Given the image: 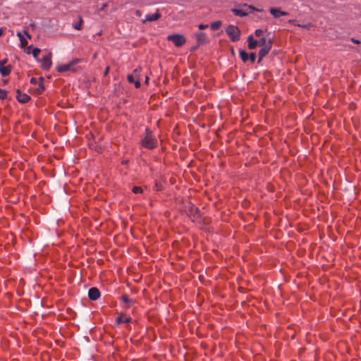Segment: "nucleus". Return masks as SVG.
Returning <instances> with one entry per match:
<instances>
[{"mask_svg":"<svg viewBox=\"0 0 361 361\" xmlns=\"http://www.w3.org/2000/svg\"><path fill=\"white\" fill-rule=\"evenodd\" d=\"M140 79H136L135 81L133 82L136 88H139L140 87Z\"/></svg>","mask_w":361,"mask_h":361,"instance_id":"nucleus-33","label":"nucleus"},{"mask_svg":"<svg viewBox=\"0 0 361 361\" xmlns=\"http://www.w3.org/2000/svg\"><path fill=\"white\" fill-rule=\"evenodd\" d=\"M83 20L81 16L79 17V20L77 24H75L73 27L75 30H80L82 28Z\"/></svg>","mask_w":361,"mask_h":361,"instance_id":"nucleus-21","label":"nucleus"},{"mask_svg":"<svg viewBox=\"0 0 361 361\" xmlns=\"http://www.w3.org/2000/svg\"><path fill=\"white\" fill-rule=\"evenodd\" d=\"M140 72L141 68H137L134 70L133 73L131 75H133L136 79H140Z\"/></svg>","mask_w":361,"mask_h":361,"instance_id":"nucleus-20","label":"nucleus"},{"mask_svg":"<svg viewBox=\"0 0 361 361\" xmlns=\"http://www.w3.org/2000/svg\"><path fill=\"white\" fill-rule=\"evenodd\" d=\"M149 77H148V76H146V77H145V83H146L147 85L149 83Z\"/></svg>","mask_w":361,"mask_h":361,"instance_id":"nucleus-41","label":"nucleus"},{"mask_svg":"<svg viewBox=\"0 0 361 361\" xmlns=\"http://www.w3.org/2000/svg\"><path fill=\"white\" fill-rule=\"evenodd\" d=\"M41 52V50L39 48H35L32 49V56L35 59H37L39 54Z\"/></svg>","mask_w":361,"mask_h":361,"instance_id":"nucleus-23","label":"nucleus"},{"mask_svg":"<svg viewBox=\"0 0 361 361\" xmlns=\"http://www.w3.org/2000/svg\"><path fill=\"white\" fill-rule=\"evenodd\" d=\"M7 59H4L2 61H0V63H2V66H4V64L6 63Z\"/></svg>","mask_w":361,"mask_h":361,"instance_id":"nucleus-39","label":"nucleus"},{"mask_svg":"<svg viewBox=\"0 0 361 361\" xmlns=\"http://www.w3.org/2000/svg\"><path fill=\"white\" fill-rule=\"evenodd\" d=\"M240 57L243 62H246L249 60V55L245 50H240Z\"/></svg>","mask_w":361,"mask_h":361,"instance_id":"nucleus-16","label":"nucleus"},{"mask_svg":"<svg viewBox=\"0 0 361 361\" xmlns=\"http://www.w3.org/2000/svg\"><path fill=\"white\" fill-rule=\"evenodd\" d=\"M88 297L92 300H96L100 297V292L97 288H91L88 290Z\"/></svg>","mask_w":361,"mask_h":361,"instance_id":"nucleus-8","label":"nucleus"},{"mask_svg":"<svg viewBox=\"0 0 361 361\" xmlns=\"http://www.w3.org/2000/svg\"><path fill=\"white\" fill-rule=\"evenodd\" d=\"M79 61H80L79 59H75L68 63L58 65L56 66V70H57V71H59L60 73L67 72V71H75V70L73 68V66L75 64H77Z\"/></svg>","mask_w":361,"mask_h":361,"instance_id":"nucleus-3","label":"nucleus"},{"mask_svg":"<svg viewBox=\"0 0 361 361\" xmlns=\"http://www.w3.org/2000/svg\"><path fill=\"white\" fill-rule=\"evenodd\" d=\"M109 70V67H107V68H106L105 71H104V74H105V75H106V74L108 73Z\"/></svg>","mask_w":361,"mask_h":361,"instance_id":"nucleus-42","label":"nucleus"},{"mask_svg":"<svg viewBox=\"0 0 361 361\" xmlns=\"http://www.w3.org/2000/svg\"><path fill=\"white\" fill-rule=\"evenodd\" d=\"M107 6H108L107 4H103L99 11H102L105 10V8L107 7Z\"/></svg>","mask_w":361,"mask_h":361,"instance_id":"nucleus-36","label":"nucleus"},{"mask_svg":"<svg viewBox=\"0 0 361 361\" xmlns=\"http://www.w3.org/2000/svg\"><path fill=\"white\" fill-rule=\"evenodd\" d=\"M122 300H123V302H125L126 303H128L130 302V299L126 295H124L122 296Z\"/></svg>","mask_w":361,"mask_h":361,"instance_id":"nucleus-34","label":"nucleus"},{"mask_svg":"<svg viewBox=\"0 0 361 361\" xmlns=\"http://www.w3.org/2000/svg\"><path fill=\"white\" fill-rule=\"evenodd\" d=\"M196 38L200 44H204L207 42V37L204 32H198L196 33Z\"/></svg>","mask_w":361,"mask_h":361,"instance_id":"nucleus-13","label":"nucleus"},{"mask_svg":"<svg viewBox=\"0 0 361 361\" xmlns=\"http://www.w3.org/2000/svg\"><path fill=\"white\" fill-rule=\"evenodd\" d=\"M258 41V45L265 47V45H267L268 42L267 41L266 38L262 37Z\"/></svg>","mask_w":361,"mask_h":361,"instance_id":"nucleus-22","label":"nucleus"},{"mask_svg":"<svg viewBox=\"0 0 361 361\" xmlns=\"http://www.w3.org/2000/svg\"><path fill=\"white\" fill-rule=\"evenodd\" d=\"M249 59L250 60L251 62L254 63L255 61V59H256V54L255 53H251L250 55H249Z\"/></svg>","mask_w":361,"mask_h":361,"instance_id":"nucleus-28","label":"nucleus"},{"mask_svg":"<svg viewBox=\"0 0 361 361\" xmlns=\"http://www.w3.org/2000/svg\"><path fill=\"white\" fill-rule=\"evenodd\" d=\"M249 6L245 4L243 8H233L231 11L238 16L243 17L246 16L251 12L250 9L247 8Z\"/></svg>","mask_w":361,"mask_h":361,"instance_id":"nucleus-7","label":"nucleus"},{"mask_svg":"<svg viewBox=\"0 0 361 361\" xmlns=\"http://www.w3.org/2000/svg\"><path fill=\"white\" fill-rule=\"evenodd\" d=\"M3 34V29L0 28V36Z\"/></svg>","mask_w":361,"mask_h":361,"instance_id":"nucleus-45","label":"nucleus"},{"mask_svg":"<svg viewBox=\"0 0 361 361\" xmlns=\"http://www.w3.org/2000/svg\"><path fill=\"white\" fill-rule=\"evenodd\" d=\"M225 31L232 42H237L240 39L241 32L237 26L229 25L226 27Z\"/></svg>","mask_w":361,"mask_h":361,"instance_id":"nucleus-2","label":"nucleus"},{"mask_svg":"<svg viewBox=\"0 0 361 361\" xmlns=\"http://www.w3.org/2000/svg\"><path fill=\"white\" fill-rule=\"evenodd\" d=\"M140 79H136L135 81L133 82L136 88H139L140 87Z\"/></svg>","mask_w":361,"mask_h":361,"instance_id":"nucleus-32","label":"nucleus"},{"mask_svg":"<svg viewBox=\"0 0 361 361\" xmlns=\"http://www.w3.org/2000/svg\"><path fill=\"white\" fill-rule=\"evenodd\" d=\"M298 26L305 29H310L313 27V25L312 23L298 24Z\"/></svg>","mask_w":361,"mask_h":361,"instance_id":"nucleus-24","label":"nucleus"},{"mask_svg":"<svg viewBox=\"0 0 361 361\" xmlns=\"http://www.w3.org/2000/svg\"><path fill=\"white\" fill-rule=\"evenodd\" d=\"M135 14H136L137 16H141L142 12L140 10H137L135 11Z\"/></svg>","mask_w":361,"mask_h":361,"instance_id":"nucleus-37","label":"nucleus"},{"mask_svg":"<svg viewBox=\"0 0 361 361\" xmlns=\"http://www.w3.org/2000/svg\"><path fill=\"white\" fill-rule=\"evenodd\" d=\"M11 71V68L10 66H2V63H0V73L2 76H6L9 75Z\"/></svg>","mask_w":361,"mask_h":361,"instance_id":"nucleus-14","label":"nucleus"},{"mask_svg":"<svg viewBox=\"0 0 361 361\" xmlns=\"http://www.w3.org/2000/svg\"><path fill=\"white\" fill-rule=\"evenodd\" d=\"M131 317H127L125 314H121L116 318V322L119 324L121 323H129L131 322Z\"/></svg>","mask_w":361,"mask_h":361,"instance_id":"nucleus-15","label":"nucleus"},{"mask_svg":"<svg viewBox=\"0 0 361 361\" xmlns=\"http://www.w3.org/2000/svg\"><path fill=\"white\" fill-rule=\"evenodd\" d=\"M221 22L218 20V21H215V22L212 23L211 24L210 27L212 30H216L221 27Z\"/></svg>","mask_w":361,"mask_h":361,"instance_id":"nucleus-19","label":"nucleus"},{"mask_svg":"<svg viewBox=\"0 0 361 361\" xmlns=\"http://www.w3.org/2000/svg\"><path fill=\"white\" fill-rule=\"evenodd\" d=\"M17 36L19 37V39L20 41L21 46L23 47H25L27 45V41L26 39L23 37V35L20 32L17 33Z\"/></svg>","mask_w":361,"mask_h":361,"instance_id":"nucleus-17","label":"nucleus"},{"mask_svg":"<svg viewBox=\"0 0 361 361\" xmlns=\"http://www.w3.org/2000/svg\"><path fill=\"white\" fill-rule=\"evenodd\" d=\"M39 87L37 89V93L41 94L44 90V87L42 84L44 78L41 77L39 78Z\"/></svg>","mask_w":361,"mask_h":361,"instance_id":"nucleus-18","label":"nucleus"},{"mask_svg":"<svg viewBox=\"0 0 361 361\" xmlns=\"http://www.w3.org/2000/svg\"><path fill=\"white\" fill-rule=\"evenodd\" d=\"M42 63L41 67L43 70H49L51 66V54L49 53L47 55L44 56L43 58L40 60Z\"/></svg>","mask_w":361,"mask_h":361,"instance_id":"nucleus-5","label":"nucleus"},{"mask_svg":"<svg viewBox=\"0 0 361 361\" xmlns=\"http://www.w3.org/2000/svg\"><path fill=\"white\" fill-rule=\"evenodd\" d=\"M38 80H39V79H37V78H32L30 79V82H31L32 84H33V85H36V84H37V83H38Z\"/></svg>","mask_w":361,"mask_h":361,"instance_id":"nucleus-31","label":"nucleus"},{"mask_svg":"<svg viewBox=\"0 0 361 361\" xmlns=\"http://www.w3.org/2000/svg\"><path fill=\"white\" fill-rule=\"evenodd\" d=\"M272 42L271 39L268 41L267 45H265V47H263L262 49H260L259 51V59L258 63H260L262 59L269 52L271 48Z\"/></svg>","mask_w":361,"mask_h":361,"instance_id":"nucleus-6","label":"nucleus"},{"mask_svg":"<svg viewBox=\"0 0 361 361\" xmlns=\"http://www.w3.org/2000/svg\"><path fill=\"white\" fill-rule=\"evenodd\" d=\"M167 39L172 42L176 47H181L186 42L184 36L180 34L169 35L167 37Z\"/></svg>","mask_w":361,"mask_h":361,"instance_id":"nucleus-4","label":"nucleus"},{"mask_svg":"<svg viewBox=\"0 0 361 361\" xmlns=\"http://www.w3.org/2000/svg\"><path fill=\"white\" fill-rule=\"evenodd\" d=\"M133 192L135 194L141 193L142 192V189L138 186H134L133 188Z\"/></svg>","mask_w":361,"mask_h":361,"instance_id":"nucleus-25","label":"nucleus"},{"mask_svg":"<svg viewBox=\"0 0 361 361\" xmlns=\"http://www.w3.org/2000/svg\"><path fill=\"white\" fill-rule=\"evenodd\" d=\"M263 32V30L257 29L255 31V35L256 37H260L261 35H262Z\"/></svg>","mask_w":361,"mask_h":361,"instance_id":"nucleus-27","label":"nucleus"},{"mask_svg":"<svg viewBox=\"0 0 361 361\" xmlns=\"http://www.w3.org/2000/svg\"><path fill=\"white\" fill-rule=\"evenodd\" d=\"M270 13L275 18H279L281 16L288 15V13L281 11L279 8H271Z\"/></svg>","mask_w":361,"mask_h":361,"instance_id":"nucleus-11","label":"nucleus"},{"mask_svg":"<svg viewBox=\"0 0 361 361\" xmlns=\"http://www.w3.org/2000/svg\"><path fill=\"white\" fill-rule=\"evenodd\" d=\"M24 34H25L27 37H29V38H30V37H31V36L30 35V34L28 33V32H27V31L25 30V31H24Z\"/></svg>","mask_w":361,"mask_h":361,"instance_id":"nucleus-38","label":"nucleus"},{"mask_svg":"<svg viewBox=\"0 0 361 361\" xmlns=\"http://www.w3.org/2000/svg\"><path fill=\"white\" fill-rule=\"evenodd\" d=\"M248 9H250L251 11H258V12H262L263 11V9H259V8H257L252 6H249L247 7Z\"/></svg>","mask_w":361,"mask_h":361,"instance_id":"nucleus-30","label":"nucleus"},{"mask_svg":"<svg viewBox=\"0 0 361 361\" xmlns=\"http://www.w3.org/2000/svg\"><path fill=\"white\" fill-rule=\"evenodd\" d=\"M161 13L159 12V11H157V13H154V14H148L145 16V18L144 20H142V23H145L146 22H152V21H155V20H157L158 19H159L161 18Z\"/></svg>","mask_w":361,"mask_h":361,"instance_id":"nucleus-9","label":"nucleus"},{"mask_svg":"<svg viewBox=\"0 0 361 361\" xmlns=\"http://www.w3.org/2000/svg\"><path fill=\"white\" fill-rule=\"evenodd\" d=\"M198 27H199V29L203 30V29L208 27V25L200 24Z\"/></svg>","mask_w":361,"mask_h":361,"instance_id":"nucleus-35","label":"nucleus"},{"mask_svg":"<svg viewBox=\"0 0 361 361\" xmlns=\"http://www.w3.org/2000/svg\"><path fill=\"white\" fill-rule=\"evenodd\" d=\"M351 40H352L354 43H356V44L360 43V41H359V40H357V39H354V38H352V39H351Z\"/></svg>","mask_w":361,"mask_h":361,"instance_id":"nucleus-40","label":"nucleus"},{"mask_svg":"<svg viewBox=\"0 0 361 361\" xmlns=\"http://www.w3.org/2000/svg\"><path fill=\"white\" fill-rule=\"evenodd\" d=\"M31 47H27V53L29 54L30 51Z\"/></svg>","mask_w":361,"mask_h":361,"instance_id":"nucleus-44","label":"nucleus"},{"mask_svg":"<svg viewBox=\"0 0 361 361\" xmlns=\"http://www.w3.org/2000/svg\"><path fill=\"white\" fill-rule=\"evenodd\" d=\"M16 99L20 103H26L30 100V97L25 93H22L19 90L16 91Z\"/></svg>","mask_w":361,"mask_h":361,"instance_id":"nucleus-10","label":"nucleus"},{"mask_svg":"<svg viewBox=\"0 0 361 361\" xmlns=\"http://www.w3.org/2000/svg\"><path fill=\"white\" fill-rule=\"evenodd\" d=\"M247 43L250 49H254L258 46V41L255 39L252 35L247 37Z\"/></svg>","mask_w":361,"mask_h":361,"instance_id":"nucleus-12","label":"nucleus"},{"mask_svg":"<svg viewBox=\"0 0 361 361\" xmlns=\"http://www.w3.org/2000/svg\"><path fill=\"white\" fill-rule=\"evenodd\" d=\"M146 135L142 140V145L147 149H154L157 146V140L152 135L151 131L148 129H145Z\"/></svg>","mask_w":361,"mask_h":361,"instance_id":"nucleus-1","label":"nucleus"},{"mask_svg":"<svg viewBox=\"0 0 361 361\" xmlns=\"http://www.w3.org/2000/svg\"><path fill=\"white\" fill-rule=\"evenodd\" d=\"M7 97V92L0 89V99H4Z\"/></svg>","mask_w":361,"mask_h":361,"instance_id":"nucleus-26","label":"nucleus"},{"mask_svg":"<svg viewBox=\"0 0 361 361\" xmlns=\"http://www.w3.org/2000/svg\"><path fill=\"white\" fill-rule=\"evenodd\" d=\"M128 160H124V161H123V162H122V163H123V164H128Z\"/></svg>","mask_w":361,"mask_h":361,"instance_id":"nucleus-43","label":"nucleus"},{"mask_svg":"<svg viewBox=\"0 0 361 361\" xmlns=\"http://www.w3.org/2000/svg\"><path fill=\"white\" fill-rule=\"evenodd\" d=\"M136 78L134 77L133 75H128V80L130 83H133L135 81Z\"/></svg>","mask_w":361,"mask_h":361,"instance_id":"nucleus-29","label":"nucleus"}]
</instances>
